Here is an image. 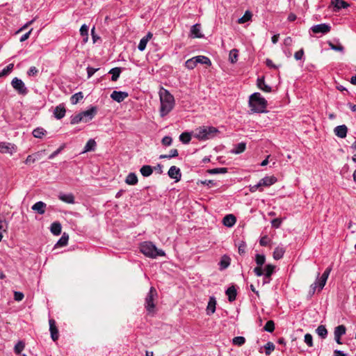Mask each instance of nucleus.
I'll use <instances>...</instances> for the list:
<instances>
[{"label": "nucleus", "instance_id": "9b49d317", "mask_svg": "<svg viewBox=\"0 0 356 356\" xmlns=\"http://www.w3.org/2000/svg\"><path fill=\"white\" fill-rule=\"evenodd\" d=\"M129 96L127 92L114 90L111 94V98L114 101L120 103Z\"/></svg>", "mask_w": 356, "mask_h": 356}, {"label": "nucleus", "instance_id": "09e8293b", "mask_svg": "<svg viewBox=\"0 0 356 356\" xmlns=\"http://www.w3.org/2000/svg\"><path fill=\"white\" fill-rule=\"evenodd\" d=\"M265 331L273 332L275 330V323L273 321H268L264 327Z\"/></svg>", "mask_w": 356, "mask_h": 356}, {"label": "nucleus", "instance_id": "de8ad7c7", "mask_svg": "<svg viewBox=\"0 0 356 356\" xmlns=\"http://www.w3.org/2000/svg\"><path fill=\"white\" fill-rule=\"evenodd\" d=\"M25 344L23 341H19L18 343L15 346L14 351L16 354L19 355L22 353V351L24 349Z\"/></svg>", "mask_w": 356, "mask_h": 356}, {"label": "nucleus", "instance_id": "0eeeda50", "mask_svg": "<svg viewBox=\"0 0 356 356\" xmlns=\"http://www.w3.org/2000/svg\"><path fill=\"white\" fill-rule=\"evenodd\" d=\"M11 86L13 89L20 95H26L29 90L23 81L17 77H15L11 81Z\"/></svg>", "mask_w": 356, "mask_h": 356}, {"label": "nucleus", "instance_id": "774afa93", "mask_svg": "<svg viewBox=\"0 0 356 356\" xmlns=\"http://www.w3.org/2000/svg\"><path fill=\"white\" fill-rule=\"evenodd\" d=\"M269 241L270 239L268 238V237L267 236H264L260 239L259 244L261 246H266L269 243Z\"/></svg>", "mask_w": 356, "mask_h": 356}, {"label": "nucleus", "instance_id": "e433bc0d", "mask_svg": "<svg viewBox=\"0 0 356 356\" xmlns=\"http://www.w3.org/2000/svg\"><path fill=\"white\" fill-rule=\"evenodd\" d=\"M238 51L236 49H233L229 51V60L232 63H235L238 60Z\"/></svg>", "mask_w": 356, "mask_h": 356}, {"label": "nucleus", "instance_id": "37998d69", "mask_svg": "<svg viewBox=\"0 0 356 356\" xmlns=\"http://www.w3.org/2000/svg\"><path fill=\"white\" fill-rule=\"evenodd\" d=\"M68 240H69V236L67 234L64 233L63 234V236H61V238L58 241V242L56 243V246H58V247L65 246L67 244Z\"/></svg>", "mask_w": 356, "mask_h": 356}, {"label": "nucleus", "instance_id": "473e14b6", "mask_svg": "<svg viewBox=\"0 0 356 356\" xmlns=\"http://www.w3.org/2000/svg\"><path fill=\"white\" fill-rule=\"evenodd\" d=\"M246 144L245 143H238L234 149H233L231 152L235 154H238L243 152L245 150Z\"/></svg>", "mask_w": 356, "mask_h": 356}, {"label": "nucleus", "instance_id": "6e6552de", "mask_svg": "<svg viewBox=\"0 0 356 356\" xmlns=\"http://www.w3.org/2000/svg\"><path fill=\"white\" fill-rule=\"evenodd\" d=\"M96 113H97L96 107L92 106L90 109L83 111L79 113L83 119V122H87L91 120L94 118Z\"/></svg>", "mask_w": 356, "mask_h": 356}, {"label": "nucleus", "instance_id": "a211bd4d", "mask_svg": "<svg viewBox=\"0 0 356 356\" xmlns=\"http://www.w3.org/2000/svg\"><path fill=\"white\" fill-rule=\"evenodd\" d=\"M277 181V178L274 176L265 177L259 181L260 185L268 187L274 184Z\"/></svg>", "mask_w": 356, "mask_h": 356}, {"label": "nucleus", "instance_id": "4c0bfd02", "mask_svg": "<svg viewBox=\"0 0 356 356\" xmlns=\"http://www.w3.org/2000/svg\"><path fill=\"white\" fill-rule=\"evenodd\" d=\"M178 151L177 149H172L170 150L168 154H161L159 156V159H172L178 156Z\"/></svg>", "mask_w": 356, "mask_h": 356}, {"label": "nucleus", "instance_id": "69168bd1", "mask_svg": "<svg viewBox=\"0 0 356 356\" xmlns=\"http://www.w3.org/2000/svg\"><path fill=\"white\" fill-rule=\"evenodd\" d=\"M254 273L258 277H260L264 275V270H262L261 266H257L254 268Z\"/></svg>", "mask_w": 356, "mask_h": 356}, {"label": "nucleus", "instance_id": "a878e982", "mask_svg": "<svg viewBox=\"0 0 356 356\" xmlns=\"http://www.w3.org/2000/svg\"><path fill=\"white\" fill-rule=\"evenodd\" d=\"M225 293H226V295L228 296V300L229 302H233L234 300H236L237 293H236V289H235V287L234 286L229 287L226 290Z\"/></svg>", "mask_w": 356, "mask_h": 356}, {"label": "nucleus", "instance_id": "393cba45", "mask_svg": "<svg viewBox=\"0 0 356 356\" xmlns=\"http://www.w3.org/2000/svg\"><path fill=\"white\" fill-rule=\"evenodd\" d=\"M138 180L136 175L134 172H130L125 179V183L128 185H136Z\"/></svg>", "mask_w": 356, "mask_h": 356}, {"label": "nucleus", "instance_id": "4d7b16f0", "mask_svg": "<svg viewBox=\"0 0 356 356\" xmlns=\"http://www.w3.org/2000/svg\"><path fill=\"white\" fill-rule=\"evenodd\" d=\"M304 341L309 347L313 346V338H312V334H310L309 333L306 334L305 335Z\"/></svg>", "mask_w": 356, "mask_h": 356}, {"label": "nucleus", "instance_id": "4be33fe9", "mask_svg": "<svg viewBox=\"0 0 356 356\" xmlns=\"http://www.w3.org/2000/svg\"><path fill=\"white\" fill-rule=\"evenodd\" d=\"M65 112L66 111L64 106L60 104L55 108L54 114L56 119L60 120L65 116Z\"/></svg>", "mask_w": 356, "mask_h": 356}, {"label": "nucleus", "instance_id": "f704fd0d", "mask_svg": "<svg viewBox=\"0 0 356 356\" xmlns=\"http://www.w3.org/2000/svg\"><path fill=\"white\" fill-rule=\"evenodd\" d=\"M195 61L197 62V63H202V64H204V65H207L209 66L211 65V62L210 59L207 56H195Z\"/></svg>", "mask_w": 356, "mask_h": 356}, {"label": "nucleus", "instance_id": "cd10ccee", "mask_svg": "<svg viewBox=\"0 0 356 356\" xmlns=\"http://www.w3.org/2000/svg\"><path fill=\"white\" fill-rule=\"evenodd\" d=\"M61 225L58 222H54L51 225L50 230L54 235H60L61 233Z\"/></svg>", "mask_w": 356, "mask_h": 356}, {"label": "nucleus", "instance_id": "f257e3e1", "mask_svg": "<svg viewBox=\"0 0 356 356\" xmlns=\"http://www.w3.org/2000/svg\"><path fill=\"white\" fill-rule=\"evenodd\" d=\"M160 99V115L161 117H164L168 115L175 106V99L172 95L170 92L161 88L159 92Z\"/></svg>", "mask_w": 356, "mask_h": 356}, {"label": "nucleus", "instance_id": "f8f14e48", "mask_svg": "<svg viewBox=\"0 0 356 356\" xmlns=\"http://www.w3.org/2000/svg\"><path fill=\"white\" fill-rule=\"evenodd\" d=\"M49 323L51 338L54 341H56L58 339V331L56 325V322L54 319H49Z\"/></svg>", "mask_w": 356, "mask_h": 356}, {"label": "nucleus", "instance_id": "1a4fd4ad", "mask_svg": "<svg viewBox=\"0 0 356 356\" xmlns=\"http://www.w3.org/2000/svg\"><path fill=\"white\" fill-rule=\"evenodd\" d=\"M311 31L314 33L325 34L330 31V26L326 24H318L313 26Z\"/></svg>", "mask_w": 356, "mask_h": 356}, {"label": "nucleus", "instance_id": "6ab92c4d", "mask_svg": "<svg viewBox=\"0 0 356 356\" xmlns=\"http://www.w3.org/2000/svg\"><path fill=\"white\" fill-rule=\"evenodd\" d=\"M236 222V217L232 214H228L223 218V225L227 227H232Z\"/></svg>", "mask_w": 356, "mask_h": 356}, {"label": "nucleus", "instance_id": "5fc2aeb1", "mask_svg": "<svg viewBox=\"0 0 356 356\" xmlns=\"http://www.w3.org/2000/svg\"><path fill=\"white\" fill-rule=\"evenodd\" d=\"M265 261H266V257L264 254H256L255 261H256L257 266H262L265 263Z\"/></svg>", "mask_w": 356, "mask_h": 356}, {"label": "nucleus", "instance_id": "dca6fc26", "mask_svg": "<svg viewBox=\"0 0 356 356\" xmlns=\"http://www.w3.org/2000/svg\"><path fill=\"white\" fill-rule=\"evenodd\" d=\"M216 300L215 297L211 296L207 307V314L211 315L216 312Z\"/></svg>", "mask_w": 356, "mask_h": 356}, {"label": "nucleus", "instance_id": "8fccbe9b", "mask_svg": "<svg viewBox=\"0 0 356 356\" xmlns=\"http://www.w3.org/2000/svg\"><path fill=\"white\" fill-rule=\"evenodd\" d=\"M229 258L227 257H223L220 261V269L223 270L227 268L229 266Z\"/></svg>", "mask_w": 356, "mask_h": 356}, {"label": "nucleus", "instance_id": "c9c22d12", "mask_svg": "<svg viewBox=\"0 0 356 356\" xmlns=\"http://www.w3.org/2000/svg\"><path fill=\"white\" fill-rule=\"evenodd\" d=\"M109 74L112 75L111 80L113 81H115L119 78L120 73H121V69L120 67H114L112 68L109 72Z\"/></svg>", "mask_w": 356, "mask_h": 356}, {"label": "nucleus", "instance_id": "a19ab883", "mask_svg": "<svg viewBox=\"0 0 356 356\" xmlns=\"http://www.w3.org/2000/svg\"><path fill=\"white\" fill-rule=\"evenodd\" d=\"M252 14L250 10H246L243 17H239L236 22H248L251 20Z\"/></svg>", "mask_w": 356, "mask_h": 356}, {"label": "nucleus", "instance_id": "6e6d98bb", "mask_svg": "<svg viewBox=\"0 0 356 356\" xmlns=\"http://www.w3.org/2000/svg\"><path fill=\"white\" fill-rule=\"evenodd\" d=\"M227 172V169L226 168H213L209 170V173L211 174H223Z\"/></svg>", "mask_w": 356, "mask_h": 356}, {"label": "nucleus", "instance_id": "338daca9", "mask_svg": "<svg viewBox=\"0 0 356 356\" xmlns=\"http://www.w3.org/2000/svg\"><path fill=\"white\" fill-rule=\"evenodd\" d=\"M37 156H38V154L29 155L25 161V163L26 164L30 163H34L36 161V159H38Z\"/></svg>", "mask_w": 356, "mask_h": 356}, {"label": "nucleus", "instance_id": "412c9836", "mask_svg": "<svg viewBox=\"0 0 356 356\" xmlns=\"http://www.w3.org/2000/svg\"><path fill=\"white\" fill-rule=\"evenodd\" d=\"M332 5L334 11H338L341 8H346L349 6L348 3L343 0H332Z\"/></svg>", "mask_w": 356, "mask_h": 356}, {"label": "nucleus", "instance_id": "603ef678", "mask_svg": "<svg viewBox=\"0 0 356 356\" xmlns=\"http://www.w3.org/2000/svg\"><path fill=\"white\" fill-rule=\"evenodd\" d=\"M245 339L243 337H235L232 339L233 344L236 345V346H242L245 343Z\"/></svg>", "mask_w": 356, "mask_h": 356}, {"label": "nucleus", "instance_id": "423d86ee", "mask_svg": "<svg viewBox=\"0 0 356 356\" xmlns=\"http://www.w3.org/2000/svg\"><path fill=\"white\" fill-rule=\"evenodd\" d=\"M157 296L155 288L151 287L145 298V308L148 312H153L155 308L154 300Z\"/></svg>", "mask_w": 356, "mask_h": 356}, {"label": "nucleus", "instance_id": "c756f323", "mask_svg": "<svg viewBox=\"0 0 356 356\" xmlns=\"http://www.w3.org/2000/svg\"><path fill=\"white\" fill-rule=\"evenodd\" d=\"M140 172L143 177H149L153 172V168L149 165H143L140 169Z\"/></svg>", "mask_w": 356, "mask_h": 356}, {"label": "nucleus", "instance_id": "b1692460", "mask_svg": "<svg viewBox=\"0 0 356 356\" xmlns=\"http://www.w3.org/2000/svg\"><path fill=\"white\" fill-rule=\"evenodd\" d=\"M97 144L94 139H90L88 140L87 143L86 144L83 151L81 152L82 154H84L88 152L94 151L96 148Z\"/></svg>", "mask_w": 356, "mask_h": 356}, {"label": "nucleus", "instance_id": "f03ea898", "mask_svg": "<svg viewBox=\"0 0 356 356\" xmlns=\"http://www.w3.org/2000/svg\"><path fill=\"white\" fill-rule=\"evenodd\" d=\"M219 130L212 126H201L193 131V136L199 140H207L213 138Z\"/></svg>", "mask_w": 356, "mask_h": 356}, {"label": "nucleus", "instance_id": "3c124183", "mask_svg": "<svg viewBox=\"0 0 356 356\" xmlns=\"http://www.w3.org/2000/svg\"><path fill=\"white\" fill-rule=\"evenodd\" d=\"M13 67H14L13 63L9 64L6 67L3 69L2 71L0 72V77L6 76V75L8 74L9 73H10L12 72V70H13Z\"/></svg>", "mask_w": 356, "mask_h": 356}, {"label": "nucleus", "instance_id": "bb28decb", "mask_svg": "<svg viewBox=\"0 0 356 356\" xmlns=\"http://www.w3.org/2000/svg\"><path fill=\"white\" fill-rule=\"evenodd\" d=\"M200 29V24H194L191 30L192 36L193 38H202L204 35L201 33Z\"/></svg>", "mask_w": 356, "mask_h": 356}, {"label": "nucleus", "instance_id": "c85d7f7f", "mask_svg": "<svg viewBox=\"0 0 356 356\" xmlns=\"http://www.w3.org/2000/svg\"><path fill=\"white\" fill-rule=\"evenodd\" d=\"M285 252V249L282 246H277L273 252V258L276 260L282 259Z\"/></svg>", "mask_w": 356, "mask_h": 356}, {"label": "nucleus", "instance_id": "a18cd8bd", "mask_svg": "<svg viewBox=\"0 0 356 356\" xmlns=\"http://www.w3.org/2000/svg\"><path fill=\"white\" fill-rule=\"evenodd\" d=\"M88 29H89V27L86 24H83V25L81 26V27L80 29V33L83 37H84L83 38L84 42L88 41Z\"/></svg>", "mask_w": 356, "mask_h": 356}, {"label": "nucleus", "instance_id": "20e7f679", "mask_svg": "<svg viewBox=\"0 0 356 356\" xmlns=\"http://www.w3.org/2000/svg\"><path fill=\"white\" fill-rule=\"evenodd\" d=\"M331 270V268H327L321 276L320 273H318L316 281L310 285L309 291L310 296H313L316 291L318 292L321 291L327 282Z\"/></svg>", "mask_w": 356, "mask_h": 356}, {"label": "nucleus", "instance_id": "72a5a7b5", "mask_svg": "<svg viewBox=\"0 0 356 356\" xmlns=\"http://www.w3.org/2000/svg\"><path fill=\"white\" fill-rule=\"evenodd\" d=\"M275 266L272 264L266 265L264 268V275L265 277L269 278L273 273Z\"/></svg>", "mask_w": 356, "mask_h": 356}, {"label": "nucleus", "instance_id": "5701e85b", "mask_svg": "<svg viewBox=\"0 0 356 356\" xmlns=\"http://www.w3.org/2000/svg\"><path fill=\"white\" fill-rule=\"evenodd\" d=\"M15 151L14 145L10 143H0V153H10Z\"/></svg>", "mask_w": 356, "mask_h": 356}, {"label": "nucleus", "instance_id": "ddd939ff", "mask_svg": "<svg viewBox=\"0 0 356 356\" xmlns=\"http://www.w3.org/2000/svg\"><path fill=\"white\" fill-rule=\"evenodd\" d=\"M153 34L151 32H148L147 34L142 38L138 46L139 51H143L145 49L147 42L152 38Z\"/></svg>", "mask_w": 356, "mask_h": 356}, {"label": "nucleus", "instance_id": "c03bdc74", "mask_svg": "<svg viewBox=\"0 0 356 356\" xmlns=\"http://www.w3.org/2000/svg\"><path fill=\"white\" fill-rule=\"evenodd\" d=\"M195 57H193L185 62V67L188 70L194 69L197 65Z\"/></svg>", "mask_w": 356, "mask_h": 356}, {"label": "nucleus", "instance_id": "49530a36", "mask_svg": "<svg viewBox=\"0 0 356 356\" xmlns=\"http://www.w3.org/2000/svg\"><path fill=\"white\" fill-rule=\"evenodd\" d=\"M265 348V353L266 355H270V353L275 350V346L273 342L268 341L264 347Z\"/></svg>", "mask_w": 356, "mask_h": 356}, {"label": "nucleus", "instance_id": "052dcab7", "mask_svg": "<svg viewBox=\"0 0 356 356\" xmlns=\"http://www.w3.org/2000/svg\"><path fill=\"white\" fill-rule=\"evenodd\" d=\"M327 43H328V45L330 46V47L332 49L334 50V51H343V47L342 45H341V44L334 45L330 41H329Z\"/></svg>", "mask_w": 356, "mask_h": 356}, {"label": "nucleus", "instance_id": "39448f33", "mask_svg": "<svg viewBox=\"0 0 356 356\" xmlns=\"http://www.w3.org/2000/svg\"><path fill=\"white\" fill-rule=\"evenodd\" d=\"M140 252L146 257L155 259L157 257L165 256V252L162 250L157 249V248L149 241H145L140 245Z\"/></svg>", "mask_w": 356, "mask_h": 356}, {"label": "nucleus", "instance_id": "7c9ffc66", "mask_svg": "<svg viewBox=\"0 0 356 356\" xmlns=\"http://www.w3.org/2000/svg\"><path fill=\"white\" fill-rule=\"evenodd\" d=\"M192 136H193V132L192 133L184 132L180 134L179 140L184 144H188L190 143Z\"/></svg>", "mask_w": 356, "mask_h": 356}, {"label": "nucleus", "instance_id": "e2e57ef3", "mask_svg": "<svg viewBox=\"0 0 356 356\" xmlns=\"http://www.w3.org/2000/svg\"><path fill=\"white\" fill-rule=\"evenodd\" d=\"M65 145L60 146L58 149L54 151L49 156V159H53L55 156H56L64 148Z\"/></svg>", "mask_w": 356, "mask_h": 356}, {"label": "nucleus", "instance_id": "7ed1b4c3", "mask_svg": "<svg viewBox=\"0 0 356 356\" xmlns=\"http://www.w3.org/2000/svg\"><path fill=\"white\" fill-rule=\"evenodd\" d=\"M249 106L253 113H264L267 101L261 97L259 92H254L250 96Z\"/></svg>", "mask_w": 356, "mask_h": 356}, {"label": "nucleus", "instance_id": "864d4df0", "mask_svg": "<svg viewBox=\"0 0 356 356\" xmlns=\"http://www.w3.org/2000/svg\"><path fill=\"white\" fill-rule=\"evenodd\" d=\"M8 229V222L6 220V218L0 215V230L6 232Z\"/></svg>", "mask_w": 356, "mask_h": 356}, {"label": "nucleus", "instance_id": "680f3d73", "mask_svg": "<svg viewBox=\"0 0 356 356\" xmlns=\"http://www.w3.org/2000/svg\"><path fill=\"white\" fill-rule=\"evenodd\" d=\"M38 73V70L34 66L31 67L27 72V74L29 76H36Z\"/></svg>", "mask_w": 356, "mask_h": 356}, {"label": "nucleus", "instance_id": "79ce46f5", "mask_svg": "<svg viewBox=\"0 0 356 356\" xmlns=\"http://www.w3.org/2000/svg\"><path fill=\"white\" fill-rule=\"evenodd\" d=\"M83 98V95L81 92H79L73 95L70 98V102L72 104H76L80 100Z\"/></svg>", "mask_w": 356, "mask_h": 356}, {"label": "nucleus", "instance_id": "0e129e2a", "mask_svg": "<svg viewBox=\"0 0 356 356\" xmlns=\"http://www.w3.org/2000/svg\"><path fill=\"white\" fill-rule=\"evenodd\" d=\"M99 68H94L92 67H87L88 78H90Z\"/></svg>", "mask_w": 356, "mask_h": 356}, {"label": "nucleus", "instance_id": "9d476101", "mask_svg": "<svg viewBox=\"0 0 356 356\" xmlns=\"http://www.w3.org/2000/svg\"><path fill=\"white\" fill-rule=\"evenodd\" d=\"M168 175L171 179H175V181H179L181 177L180 169L175 165L170 168Z\"/></svg>", "mask_w": 356, "mask_h": 356}, {"label": "nucleus", "instance_id": "13d9d810", "mask_svg": "<svg viewBox=\"0 0 356 356\" xmlns=\"http://www.w3.org/2000/svg\"><path fill=\"white\" fill-rule=\"evenodd\" d=\"M81 122H83V119H82L80 113H79L77 115H75L72 117L71 124H78V123H79Z\"/></svg>", "mask_w": 356, "mask_h": 356}, {"label": "nucleus", "instance_id": "2eb2a0df", "mask_svg": "<svg viewBox=\"0 0 356 356\" xmlns=\"http://www.w3.org/2000/svg\"><path fill=\"white\" fill-rule=\"evenodd\" d=\"M58 199L67 204H74V196L72 193H60L58 195Z\"/></svg>", "mask_w": 356, "mask_h": 356}, {"label": "nucleus", "instance_id": "2f4dec72", "mask_svg": "<svg viewBox=\"0 0 356 356\" xmlns=\"http://www.w3.org/2000/svg\"><path fill=\"white\" fill-rule=\"evenodd\" d=\"M32 134L35 138H42L43 136H45L47 131L44 129L42 127H37L35 129H33Z\"/></svg>", "mask_w": 356, "mask_h": 356}, {"label": "nucleus", "instance_id": "aec40b11", "mask_svg": "<svg viewBox=\"0 0 356 356\" xmlns=\"http://www.w3.org/2000/svg\"><path fill=\"white\" fill-rule=\"evenodd\" d=\"M257 85L260 90L266 92H270L271 91V87L266 84L263 76L257 79Z\"/></svg>", "mask_w": 356, "mask_h": 356}, {"label": "nucleus", "instance_id": "4468645a", "mask_svg": "<svg viewBox=\"0 0 356 356\" xmlns=\"http://www.w3.org/2000/svg\"><path fill=\"white\" fill-rule=\"evenodd\" d=\"M348 128L345 124L337 126L334 129V134L340 138L346 137Z\"/></svg>", "mask_w": 356, "mask_h": 356}, {"label": "nucleus", "instance_id": "58836bf2", "mask_svg": "<svg viewBox=\"0 0 356 356\" xmlns=\"http://www.w3.org/2000/svg\"><path fill=\"white\" fill-rule=\"evenodd\" d=\"M316 332L318 335L323 339L326 338L327 335V330L324 325H319L316 330Z\"/></svg>", "mask_w": 356, "mask_h": 356}, {"label": "nucleus", "instance_id": "bf43d9fd", "mask_svg": "<svg viewBox=\"0 0 356 356\" xmlns=\"http://www.w3.org/2000/svg\"><path fill=\"white\" fill-rule=\"evenodd\" d=\"M162 144L164 146H170L172 143V138L170 136H164L161 140Z\"/></svg>", "mask_w": 356, "mask_h": 356}, {"label": "nucleus", "instance_id": "f3484780", "mask_svg": "<svg viewBox=\"0 0 356 356\" xmlns=\"http://www.w3.org/2000/svg\"><path fill=\"white\" fill-rule=\"evenodd\" d=\"M46 207L47 204L44 202L39 201L35 203L31 209L39 214H44L45 213Z\"/></svg>", "mask_w": 356, "mask_h": 356}, {"label": "nucleus", "instance_id": "ea45409f", "mask_svg": "<svg viewBox=\"0 0 356 356\" xmlns=\"http://www.w3.org/2000/svg\"><path fill=\"white\" fill-rule=\"evenodd\" d=\"M346 330V327L343 325L336 327L334 329V337H341V336L345 334Z\"/></svg>", "mask_w": 356, "mask_h": 356}]
</instances>
